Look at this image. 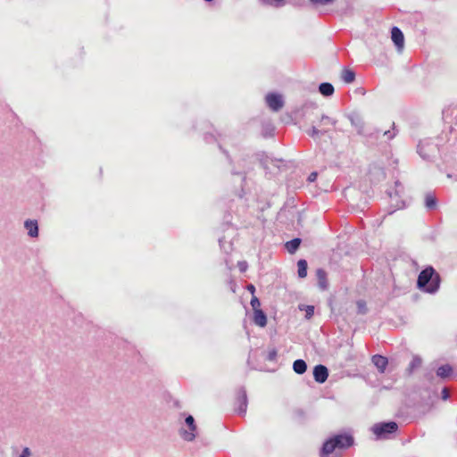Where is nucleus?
<instances>
[{
  "label": "nucleus",
  "instance_id": "28",
  "mask_svg": "<svg viewBox=\"0 0 457 457\" xmlns=\"http://www.w3.org/2000/svg\"><path fill=\"white\" fill-rule=\"evenodd\" d=\"M317 176H318L317 172H312V173L309 175V177H308V181H309V182H313V181H315V180H316V179H317Z\"/></svg>",
  "mask_w": 457,
  "mask_h": 457
},
{
  "label": "nucleus",
  "instance_id": "16",
  "mask_svg": "<svg viewBox=\"0 0 457 457\" xmlns=\"http://www.w3.org/2000/svg\"><path fill=\"white\" fill-rule=\"evenodd\" d=\"M320 92L325 96H329L334 93V87L332 84L324 82L320 85Z\"/></svg>",
  "mask_w": 457,
  "mask_h": 457
},
{
  "label": "nucleus",
  "instance_id": "31",
  "mask_svg": "<svg viewBox=\"0 0 457 457\" xmlns=\"http://www.w3.org/2000/svg\"><path fill=\"white\" fill-rule=\"evenodd\" d=\"M277 355V353L276 351H272L270 353V360H273Z\"/></svg>",
  "mask_w": 457,
  "mask_h": 457
},
{
  "label": "nucleus",
  "instance_id": "10",
  "mask_svg": "<svg viewBox=\"0 0 457 457\" xmlns=\"http://www.w3.org/2000/svg\"><path fill=\"white\" fill-rule=\"evenodd\" d=\"M253 320L255 325L264 328L267 325V316L262 310L253 312Z\"/></svg>",
  "mask_w": 457,
  "mask_h": 457
},
{
  "label": "nucleus",
  "instance_id": "29",
  "mask_svg": "<svg viewBox=\"0 0 457 457\" xmlns=\"http://www.w3.org/2000/svg\"><path fill=\"white\" fill-rule=\"evenodd\" d=\"M247 290L253 295H254V293H255V287L253 284H249L247 287H246Z\"/></svg>",
  "mask_w": 457,
  "mask_h": 457
},
{
  "label": "nucleus",
  "instance_id": "25",
  "mask_svg": "<svg viewBox=\"0 0 457 457\" xmlns=\"http://www.w3.org/2000/svg\"><path fill=\"white\" fill-rule=\"evenodd\" d=\"M305 311H306L305 317L307 319H311L313 316V314H314V307L311 306V305H308V306H306Z\"/></svg>",
  "mask_w": 457,
  "mask_h": 457
},
{
  "label": "nucleus",
  "instance_id": "17",
  "mask_svg": "<svg viewBox=\"0 0 457 457\" xmlns=\"http://www.w3.org/2000/svg\"><path fill=\"white\" fill-rule=\"evenodd\" d=\"M317 278L319 280V286L321 289H325L327 287V273L325 270L319 269L317 270Z\"/></svg>",
  "mask_w": 457,
  "mask_h": 457
},
{
  "label": "nucleus",
  "instance_id": "1",
  "mask_svg": "<svg viewBox=\"0 0 457 457\" xmlns=\"http://www.w3.org/2000/svg\"><path fill=\"white\" fill-rule=\"evenodd\" d=\"M354 444L353 436L351 434H339L328 438L323 444L320 451L321 457H331L336 450H345Z\"/></svg>",
  "mask_w": 457,
  "mask_h": 457
},
{
  "label": "nucleus",
  "instance_id": "5",
  "mask_svg": "<svg viewBox=\"0 0 457 457\" xmlns=\"http://www.w3.org/2000/svg\"><path fill=\"white\" fill-rule=\"evenodd\" d=\"M398 426L395 422L391 421L387 423H382L376 425L373 428V432L378 436H385L386 434L394 433L397 430Z\"/></svg>",
  "mask_w": 457,
  "mask_h": 457
},
{
  "label": "nucleus",
  "instance_id": "20",
  "mask_svg": "<svg viewBox=\"0 0 457 457\" xmlns=\"http://www.w3.org/2000/svg\"><path fill=\"white\" fill-rule=\"evenodd\" d=\"M425 204L429 209L435 208L436 205V197L431 195H428L425 198Z\"/></svg>",
  "mask_w": 457,
  "mask_h": 457
},
{
  "label": "nucleus",
  "instance_id": "21",
  "mask_svg": "<svg viewBox=\"0 0 457 457\" xmlns=\"http://www.w3.org/2000/svg\"><path fill=\"white\" fill-rule=\"evenodd\" d=\"M250 303L253 312L262 310L261 302L259 301L257 296L253 295Z\"/></svg>",
  "mask_w": 457,
  "mask_h": 457
},
{
  "label": "nucleus",
  "instance_id": "13",
  "mask_svg": "<svg viewBox=\"0 0 457 457\" xmlns=\"http://www.w3.org/2000/svg\"><path fill=\"white\" fill-rule=\"evenodd\" d=\"M453 373V368L448 365H442L436 370V375L442 378H449Z\"/></svg>",
  "mask_w": 457,
  "mask_h": 457
},
{
  "label": "nucleus",
  "instance_id": "30",
  "mask_svg": "<svg viewBox=\"0 0 457 457\" xmlns=\"http://www.w3.org/2000/svg\"><path fill=\"white\" fill-rule=\"evenodd\" d=\"M30 455V452H29V448H24L21 457H29Z\"/></svg>",
  "mask_w": 457,
  "mask_h": 457
},
{
  "label": "nucleus",
  "instance_id": "14",
  "mask_svg": "<svg viewBox=\"0 0 457 457\" xmlns=\"http://www.w3.org/2000/svg\"><path fill=\"white\" fill-rule=\"evenodd\" d=\"M293 370L297 374H303L307 370L306 362L303 360H296L293 363Z\"/></svg>",
  "mask_w": 457,
  "mask_h": 457
},
{
  "label": "nucleus",
  "instance_id": "18",
  "mask_svg": "<svg viewBox=\"0 0 457 457\" xmlns=\"http://www.w3.org/2000/svg\"><path fill=\"white\" fill-rule=\"evenodd\" d=\"M298 276L300 278H305L307 275V262L305 260H300L297 262Z\"/></svg>",
  "mask_w": 457,
  "mask_h": 457
},
{
  "label": "nucleus",
  "instance_id": "8",
  "mask_svg": "<svg viewBox=\"0 0 457 457\" xmlns=\"http://www.w3.org/2000/svg\"><path fill=\"white\" fill-rule=\"evenodd\" d=\"M186 423L188 425V427L190 428V432L184 431L183 434H182V436L187 441H192L195 437V435L194 432L196 429V426L195 425L194 418L191 415H189L186 419Z\"/></svg>",
  "mask_w": 457,
  "mask_h": 457
},
{
  "label": "nucleus",
  "instance_id": "12",
  "mask_svg": "<svg viewBox=\"0 0 457 457\" xmlns=\"http://www.w3.org/2000/svg\"><path fill=\"white\" fill-rule=\"evenodd\" d=\"M341 79L347 84L352 83L355 79V73L353 71L345 68L341 71Z\"/></svg>",
  "mask_w": 457,
  "mask_h": 457
},
{
  "label": "nucleus",
  "instance_id": "2",
  "mask_svg": "<svg viewBox=\"0 0 457 457\" xmlns=\"http://www.w3.org/2000/svg\"><path fill=\"white\" fill-rule=\"evenodd\" d=\"M441 278L440 275L432 267H428L423 270L417 280L418 287L427 293L434 294L440 287Z\"/></svg>",
  "mask_w": 457,
  "mask_h": 457
},
{
  "label": "nucleus",
  "instance_id": "23",
  "mask_svg": "<svg viewBox=\"0 0 457 457\" xmlns=\"http://www.w3.org/2000/svg\"><path fill=\"white\" fill-rule=\"evenodd\" d=\"M238 400L240 401L241 405H242V407L240 408V411L245 412V410H246V395H245V394H242L239 396Z\"/></svg>",
  "mask_w": 457,
  "mask_h": 457
},
{
  "label": "nucleus",
  "instance_id": "4",
  "mask_svg": "<svg viewBox=\"0 0 457 457\" xmlns=\"http://www.w3.org/2000/svg\"><path fill=\"white\" fill-rule=\"evenodd\" d=\"M335 125L336 120H332L328 116H322L320 124V126L322 127V129L319 130L316 127H312L311 131L309 132V135L312 137H315L318 136L320 133H327L330 129V127H334Z\"/></svg>",
  "mask_w": 457,
  "mask_h": 457
},
{
  "label": "nucleus",
  "instance_id": "27",
  "mask_svg": "<svg viewBox=\"0 0 457 457\" xmlns=\"http://www.w3.org/2000/svg\"><path fill=\"white\" fill-rule=\"evenodd\" d=\"M450 396V393L447 387L443 388L442 390V398L444 400H447Z\"/></svg>",
  "mask_w": 457,
  "mask_h": 457
},
{
  "label": "nucleus",
  "instance_id": "19",
  "mask_svg": "<svg viewBox=\"0 0 457 457\" xmlns=\"http://www.w3.org/2000/svg\"><path fill=\"white\" fill-rule=\"evenodd\" d=\"M421 362L422 361L420 357L414 356L408 367L409 373H411L413 370L419 368L421 365Z\"/></svg>",
  "mask_w": 457,
  "mask_h": 457
},
{
  "label": "nucleus",
  "instance_id": "3",
  "mask_svg": "<svg viewBox=\"0 0 457 457\" xmlns=\"http://www.w3.org/2000/svg\"><path fill=\"white\" fill-rule=\"evenodd\" d=\"M266 104L273 112H278L284 106V101L281 95L277 93H270L265 97Z\"/></svg>",
  "mask_w": 457,
  "mask_h": 457
},
{
  "label": "nucleus",
  "instance_id": "6",
  "mask_svg": "<svg viewBox=\"0 0 457 457\" xmlns=\"http://www.w3.org/2000/svg\"><path fill=\"white\" fill-rule=\"evenodd\" d=\"M328 377V370L324 365H317L313 369V378L318 383H324Z\"/></svg>",
  "mask_w": 457,
  "mask_h": 457
},
{
  "label": "nucleus",
  "instance_id": "26",
  "mask_svg": "<svg viewBox=\"0 0 457 457\" xmlns=\"http://www.w3.org/2000/svg\"><path fill=\"white\" fill-rule=\"evenodd\" d=\"M313 4H328L329 3H332L334 2V0H311Z\"/></svg>",
  "mask_w": 457,
  "mask_h": 457
},
{
  "label": "nucleus",
  "instance_id": "15",
  "mask_svg": "<svg viewBox=\"0 0 457 457\" xmlns=\"http://www.w3.org/2000/svg\"><path fill=\"white\" fill-rule=\"evenodd\" d=\"M300 244H301L300 238H294V239L287 242L285 246L288 253H294L298 249Z\"/></svg>",
  "mask_w": 457,
  "mask_h": 457
},
{
  "label": "nucleus",
  "instance_id": "11",
  "mask_svg": "<svg viewBox=\"0 0 457 457\" xmlns=\"http://www.w3.org/2000/svg\"><path fill=\"white\" fill-rule=\"evenodd\" d=\"M25 228L28 229V233L32 237H37L38 236V227L37 220H26Z\"/></svg>",
  "mask_w": 457,
  "mask_h": 457
},
{
  "label": "nucleus",
  "instance_id": "7",
  "mask_svg": "<svg viewBox=\"0 0 457 457\" xmlns=\"http://www.w3.org/2000/svg\"><path fill=\"white\" fill-rule=\"evenodd\" d=\"M391 38L399 51H402L404 46V37L401 29L397 27H393L391 31Z\"/></svg>",
  "mask_w": 457,
  "mask_h": 457
},
{
  "label": "nucleus",
  "instance_id": "22",
  "mask_svg": "<svg viewBox=\"0 0 457 457\" xmlns=\"http://www.w3.org/2000/svg\"><path fill=\"white\" fill-rule=\"evenodd\" d=\"M356 304H357V308H358V312L361 314H364L367 311L365 301L360 300L357 302Z\"/></svg>",
  "mask_w": 457,
  "mask_h": 457
},
{
  "label": "nucleus",
  "instance_id": "9",
  "mask_svg": "<svg viewBox=\"0 0 457 457\" xmlns=\"http://www.w3.org/2000/svg\"><path fill=\"white\" fill-rule=\"evenodd\" d=\"M372 362L380 373H384L388 364V360L385 356L377 354L372 357Z\"/></svg>",
  "mask_w": 457,
  "mask_h": 457
},
{
  "label": "nucleus",
  "instance_id": "24",
  "mask_svg": "<svg viewBox=\"0 0 457 457\" xmlns=\"http://www.w3.org/2000/svg\"><path fill=\"white\" fill-rule=\"evenodd\" d=\"M237 267L241 272H245L248 268V264L245 261H241L237 262Z\"/></svg>",
  "mask_w": 457,
  "mask_h": 457
}]
</instances>
